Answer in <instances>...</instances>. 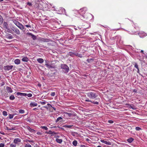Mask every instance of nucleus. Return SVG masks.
I'll return each instance as SVG.
<instances>
[{"label":"nucleus","mask_w":147,"mask_h":147,"mask_svg":"<svg viewBox=\"0 0 147 147\" xmlns=\"http://www.w3.org/2000/svg\"><path fill=\"white\" fill-rule=\"evenodd\" d=\"M88 97L92 99H94L97 96L96 93L93 92H89L86 93Z\"/></svg>","instance_id":"obj_1"},{"label":"nucleus","mask_w":147,"mask_h":147,"mask_svg":"<svg viewBox=\"0 0 147 147\" xmlns=\"http://www.w3.org/2000/svg\"><path fill=\"white\" fill-rule=\"evenodd\" d=\"M87 11V8L86 7H83L80 9L78 11L79 13H80V14L82 15H81L82 17H80L81 18V19L83 20L82 17H83L84 18H85L84 16L83 15L84 14H85L86 11Z\"/></svg>","instance_id":"obj_2"},{"label":"nucleus","mask_w":147,"mask_h":147,"mask_svg":"<svg viewBox=\"0 0 147 147\" xmlns=\"http://www.w3.org/2000/svg\"><path fill=\"white\" fill-rule=\"evenodd\" d=\"M13 22L14 24L21 30H22L24 29L23 25L18 22L15 20H14Z\"/></svg>","instance_id":"obj_3"},{"label":"nucleus","mask_w":147,"mask_h":147,"mask_svg":"<svg viewBox=\"0 0 147 147\" xmlns=\"http://www.w3.org/2000/svg\"><path fill=\"white\" fill-rule=\"evenodd\" d=\"M61 69H63L64 71L66 73L68 72L69 71V67L66 64H61Z\"/></svg>","instance_id":"obj_4"},{"label":"nucleus","mask_w":147,"mask_h":147,"mask_svg":"<svg viewBox=\"0 0 147 147\" xmlns=\"http://www.w3.org/2000/svg\"><path fill=\"white\" fill-rule=\"evenodd\" d=\"M11 30L16 34L18 35H20V32L18 30L17 28L13 27L12 28Z\"/></svg>","instance_id":"obj_5"},{"label":"nucleus","mask_w":147,"mask_h":147,"mask_svg":"<svg viewBox=\"0 0 147 147\" xmlns=\"http://www.w3.org/2000/svg\"><path fill=\"white\" fill-rule=\"evenodd\" d=\"M100 142L107 145H111L112 144L111 142L108 140L106 141L104 140H101Z\"/></svg>","instance_id":"obj_6"},{"label":"nucleus","mask_w":147,"mask_h":147,"mask_svg":"<svg viewBox=\"0 0 147 147\" xmlns=\"http://www.w3.org/2000/svg\"><path fill=\"white\" fill-rule=\"evenodd\" d=\"M13 67V65H7L4 67V69L5 71H9L12 69Z\"/></svg>","instance_id":"obj_7"},{"label":"nucleus","mask_w":147,"mask_h":147,"mask_svg":"<svg viewBox=\"0 0 147 147\" xmlns=\"http://www.w3.org/2000/svg\"><path fill=\"white\" fill-rule=\"evenodd\" d=\"M21 141V140L20 138H15L13 140V143L15 144H19V143Z\"/></svg>","instance_id":"obj_8"},{"label":"nucleus","mask_w":147,"mask_h":147,"mask_svg":"<svg viewBox=\"0 0 147 147\" xmlns=\"http://www.w3.org/2000/svg\"><path fill=\"white\" fill-rule=\"evenodd\" d=\"M45 65L46 66V67L49 69L52 68H54V67L52 65V64H49L47 62H46L45 64Z\"/></svg>","instance_id":"obj_9"},{"label":"nucleus","mask_w":147,"mask_h":147,"mask_svg":"<svg viewBox=\"0 0 147 147\" xmlns=\"http://www.w3.org/2000/svg\"><path fill=\"white\" fill-rule=\"evenodd\" d=\"M85 101L86 102H91L92 103L94 104L95 105H98L99 104V103L97 101H92L91 100H89L88 98H87V99H86L85 100Z\"/></svg>","instance_id":"obj_10"},{"label":"nucleus","mask_w":147,"mask_h":147,"mask_svg":"<svg viewBox=\"0 0 147 147\" xmlns=\"http://www.w3.org/2000/svg\"><path fill=\"white\" fill-rule=\"evenodd\" d=\"M41 42H49L50 41H52L50 39L48 38H41L40 40Z\"/></svg>","instance_id":"obj_11"},{"label":"nucleus","mask_w":147,"mask_h":147,"mask_svg":"<svg viewBox=\"0 0 147 147\" xmlns=\"http://www.w3.org/2000/svg\"><path fill=\"white\" fill-rule=\"evenodd\" d=\"M6 37L7 39H11L13 38V36L11 34H9L6 35Z\"/></svg>","instance_id":"obj_12"},{"label":"nucleus","mask_w":147,"mask_h":147,"mask_svg":"<svg viewBox=\"0 0 147 147\" xmlns=\"http://www.w3.org/2000/svg\"><path fill=\"white\" fill-rule=\"evenodd\" d=\"M6 89L9 92L12 93L13 92V90L10 87L7 86Z\"/></svg>","instance_id":"obj_13"},{"label":"nucleus","mask_w":147,"mask_h":147,"mask_svg":"<svg viewBox=\"0 0 147 147\" xmlns=\"http://www.w3.org/2000/svg\"><path fill=\"white\" fill-rule=\"evenodd\" d=\"M27 129L29 131L32 133H33L35 132V131L34 129L30 128L29 127H27Z\"/></svg>","instance_id":"obj_14"},{"label":"nucleus","mask_w":147,"mask_h":147,"mask_svg":"<svg viewBox=\"0 0 147 147\" xmlns=\"http://www.w3.org/2000/svg\"><path fill=\"white\" fill-rule=\"evenodd\" d=\"M14 63L17 65L20 64V61L18 59H16L14 61Z\"/></svg>","instance_id":"obj_15"},{"label":"nucleus","mask_w":147,"mask_h":147,"mask_svg":"<svg viewBox=\"0 0 147 147\" xmlns=\"http://www.w3.org/2000/svg\"><path fill=\"white\" fill-rule=\"evenodd\" d=\"M37 61L39 63H41L43 62L44 60L42 58H38L37 59Z\"/></svg>","instance_id":"obj_16"},{"label":"nucleus","mask_w":147,"mask_h":147,"mask_svg":"<svg viewBox=\"0 0 147 147\" xmlns=\"http://www.w3.org/2000/svg\"><path fill=\"white\" fill-rule=\"evenodd\" d=\"M28 60V59L26 57H24L22 59V61L24 62H27Z\"/></svg>","instance_id":"obj_17"},{"label":"nucleus","mask_w":147,"mask_h":147,"mask_svg":"<svg viewBox=\"0 0 147 147\" xmlns=\"http://www.w3.org/2000/svg\"><path fill=\"white\" fill-rule=\"evenodd\" d=\"M37 104L36 103H35L33 102H31L30 104V106L31 107H34L37 106Z\"/></svg>","instance_id":"obj_18"},{"label":"nucleus","mask_w":147,"mask_h":147,"mask_svg":"<svg viewBox=\"0 0 147 147\" xmlns=\"http://www.w3.org/2000/svg\"><path fill=\"white\" fill-rule=\"evenodd\" d=\"M56 141L58 143L61 144L63 142V140L62 139H56Z\"/></svg>","instance_id":"obj_19"},{"label":"nucleus","mask_w":147,"mask_h":147,"mask_svg":"<svg viewBox=\"0 0 147 147\" xmlns=\"http://www.w3.org/2000/svg\"><path fill=\"white\" fill-rule=\"evenodd\" d=\"M3 26L4 28L7 29L8 28V24L6 22H4L3 24Z\"/></svg>","instance_id":"obj_20"},{"label":"nucleus","mask_w":147,"mask_h":147,"mask_svg":"<svg viewBox=\"0 0 147 147\" xmlns=\"http://www.w3.org/2000/svg\"><path fill=\"white\" fill-rule=\"evenodd\" d=\"M134 140V139L132 138H130L127 140V141L129 143H131Z\"/></svg>","instance_id":"obj_21"},{"label":"nucleus","mask_w":147,"mask_h":147,"mask_svg":"<svg viewBox=\"0 0 147 147\" xmlns=\"http://www.w3.org/2000/svg\"><path fill=\"white\" fill-rule=\"evenodd\" d=\"M16 95L17 96H24V95H25L26 94H24V93L17 92L16 93Z\"/></svg>","instance_id":"obj_22"},{"label":"nucleus","mask_w":147,"mask_h":147,"mask_svg":"<svg viewBox=\"0 0 147 147\" xmlns=\"http://www.w3.org/2000/svg\"><path fill=\"white\" fill-rule=\"evenodd\" d=\"M33 1H32L31 2H28L27 3V5H28L29 6H31L32 5V3H33V2H34L35 1V0H32Z\"/></svg>","instance_id":"obj_23"},{"label":"nucleus","mask_w":147,"mask_h":147,"mask_svg":"<svg viewBox=\"0 0 147 147\" xmlns=\"http://www.w3.org/2000/svg\"><path fill=\"white\" fill-rule=\"evenodd\" d=\"M134 67L135 68H136V69H137V72L138 73L139 71L140 70H139V69L138 67V65L136 63H135V64L134 65Z\"/></svg>","instance_id":"obj_24"},{"label":"nucleus","mask_w":147,"mask_h":147,"mask_svg":"<svg viewBox=\"0 0 147 147\" xmlns=\"http://www.w3.org/2000/svg\"><path fill=\"white\" fill-rule=\"evenodd\" d=\"M77 144L78 142L76 140H74L72 142V144L73 145L75 146H77Z\"/></svg>","instance_id":"obj_25"},{"label":"nucleus","mask_w":147,"mask_h":147,"mask_svg":"<svg viewBox=\"0 0 147 147\" xmlns=\"http://www.w3.org/2000/svg\"><path fill=\"white\" fill-rule=\"evenodd\" d=\"M30 35L32 36V38L33 40H35L36 39V37L35 35L32 34L31 33H30Z\"/></svg>","instance_id":"obj_26"},{"label":"nucleus","mask_w":147,"mask_h":147,"mask_svg":"<svg viewBox=\"0 0 147 147\" xmlns=\"http://www.w3.org/2000/svg\"><path fill=\"white\" fill-rule=\"evenodd\" d=\"M24 94L26 95H24V96H27L29 97H30L32 96V94L31 93L27 94L24 93Z\"/></svg>","instance_id":"obj_27"},{"label":"nucleus","mask_w":147,"mask_h":147,"mask_svg":"<svg viewBox=\"0 0 147 147\" xmlns=\"http://www.w3.org/2000/svg\"><path fill=\"white\" fill-rule=\"evenodd\" d=\"M3 22V19L2 16L0 15V24H1Z\"/></svg>","instance_id":"obj_28"},{"label":"nucleus","mask_w":147,"mask_h":147,"mask_svg":"<svg viewBox=\"0 0 147 147\" xmlns=\"http://www.w3.org/2000/svg\"><path fill=\"white\" fill-rule=\"evenodd\" d=\"M74 55L76 56H78V57L82 58V54H80L78 53L74 54Z\"/></svg>","instance_id":"obj_29"},{"label":"nucleus","mask_w":147,"mask_h":147,"mask_svg":"<svg viewBox=\"0 0 147 147\" xmlns=\"http://www.w3.org/2000/svg\"><path fill=\"white\" fill-rule=\"evenodd\" d=\"M15 98L14 96L12 95H11L10 97H9V99L11 100H13L15 99Z\"/></svg>","instance_id":"obj_30"},{"label":"nucleus","mask_w":147,"mask_h":147,"mask_svg":"<svg viewBox=\"0 0 147 147\" xmlns=\"http://www.w3.org/2000/svg\"><path fill=\"white\" fill-rule=\"evenodd\" d=\"M62 118L61 117H58L56 120L55 121L56 123L58 121H60V120L62 119Z\"/></svg>","instance_id":"obj_31"},{"label":"nucleus","mask_w":147,"mask_h":147,"mask_svg":"<svg viewBox=\"0 0 147 147\" xmlns=\"http://www.w3.org/2000/svg\"><path fill=\"white\" fill-rule=\"evenodd\" d=\"M56 133L53 132L49 130V131H48V134H56Z\"/></svg>","instance_id":"obj_32"},{"label":"nucleus","mask_w":147,"mask_h":147,"mask_svg":"<svg viewBox=\"0 0 147 147\" xmlns=\"http://www.w3.org/2000/svg\"><path fill=\"white\" fill-rule=\"evenodd\" d=\"M39 103L41 104L42 105H44L46 103V101H40L39 102Z\"/></svg>","instance_id":"obj_33"},{"label":"nucleus","mask_w":147,"mask_h":147,"mask_svg":"<svg viewBox=\"0 0 147 147\" xmlns=\"http://www.w3.org/2000/svg\"><path fill=\"white\" fill-rule=\"evenodd\" d=\"M19 113H20L23 114L25 112L24 111L23 109H20L19 110Z\"/></svg>","instance_id":"obj_34"},{"label":"nucleus","mask_w":147,"mask_h":147,"mask_svg":"<svg viewBox=\"0 0 147 147\" xmlns=\"http://www.w3.org/2000/svg\"><path fill=\"white\" fill-rule=\"evenodd\" d=\"M14 114H10L9 115V118L10 119H12L13 118V116L14 115Z\"/></svg>","instance_id":"obj_35"},{"label":"nucleus","mask_w":147,"mask_h":147,"mask_svg":"<svg viewBox=\"0 0 147 147\" xmlns=\"http://www.w3.org/2000/svg\"><path fill=\"white\" fill-rule=\"evenodd\" d=\"M3 114L4 116H7V112L5 111H3Z\"/></svg>","instance_id":"obj_36"},{"label":"nucleus","mask_w":147,"mask_h":147,"mask_svg":"<svg viewBox=\"0 0 147 147\" xmlns=\"http://www.w3.org/2000/svg\"><path fill=\"white\" fill-rule=\"evenodd\" d=\"M41 128L43 129H45V130H47L48 129V128L46 126H42L41 127Z\"/></svg>","instance_id":"obj_37"},{"label":"nucleus","mask_w":147,"mask_h":147,"mask_svg":"<svg viewBox=\"0 0 147 147\" xmlns=\"http://www.w3.org/2000/svg\"><path fill=\"white\" fill-rule=\"evenodd\" d=\"M9 128H10V130H16V127L15 126Z\"/></svg>","instance_id":"obj_38"},{"label":"nucleus","mask_w":147,"mask_h":147,"mask_svg":"<svg viewBox=\"0 0 147 147\" xmlns=\"http://www.w3.org/2000/svg\"><path fill=\"white\" fill-rule=\"evenodd\" d=\"M135 129L137 131H140L141 130V128L139 127H136Z\"/></svg>","instance_id":"obj_39"},{"label":"nucleus","mask_w":147,"mask_h":147,"mask_svg":"<svg viewBox=\"0 0 147 147\" xmlns=\"http://www.w3.org/2000/svg\"><path fill=\"white\" fill-rule=\"evenodd\" d=\"M55 92H52L51 94V96H55Z\"/></svg>","instance_id":"obj_40"},{"label":"nucleus","mask_w":147,"mask_h":147,"mask_svg":"<svg viewBox=\"0 0 147 147\" xmlns=\"http://www.w3.org/2000/svg\"><path fill=\"white\" fill-rule=\"evenodd\" d=\"M66 115H68L69 117H71V116L72 115V114L71 113H66Z\"/></svg>","instance_id":"obj_41"},{"label":"nucleus","mask_w":147,"mask_h":147,"mask_svg":"<svg viewBox=\"0 0 147 147\" xmlns=\"http://www.w3.org/2000/svg\"><path fill=\"white\" fill-rule=\"evenodd\" d=\"M73 126V125H67L66 127L68 128H71Z\"/></svg>","instance_id":"obj_42"},{"label":"nucleus","mask_w":147,"mask_h":147,"mask_svg":"<svg viewBox=\"0 0 147 147\" xmlns=\"http://www.w3.org/2000/svg\"><path fill=\"white\" fill-rule=\"evenodd\" d=\"M25 147H31V146L29 144H27L25 145Z\"/></svg>","instance_id":"obj_43"},{"label":"nucleus","mask_w":147,"mask_h":147,"mask_svg":"<svg viewBox=\"0 0 147 147\" xmlns=\"http://www.w3.org/2000/svg\"><path fill=\"white\" fill-rule=\"evenodd\" d=\"M10 147H16V145L13 144H11L10 145Z\"/></svg>","instance_id":"obj_44"},{"label":"nucleus","mask_w":147,"mask_h":147,"mask_svg":"<svg viewBox=\"0 0 147 147\" xmlns=\"http://www.w3.org/2000/svg\"><path fill=\"white\" fill-rule=\"evenodd\" d=\"M5 146V144L4 143H1L0 144V147H4Z\"/></svg>","instance_id":"obj_45"},{"label":"nucleus","mask_w":147,"mask_h":147,"mask_svg":"<svg viewBox=\"0 0 147 147\" xmlns=\"http://www.w3.org/2000/svg\"><path fill=\"white\" fill-rule=\"evenodd\" d=\"M55 137L56 138V139H60V137L59 135H56L55 136Z\"/></svg>","instance_id":"obj_46"},{"label":"nucleus","mask_w":147,"mask_h":147,"mask_svg":"<svg viewBox=\"0 0 147 147\" xmlns=\"http://www.w3.org/2000/svg\"><path fill=\"white\" fill-rule=\"evenodd\" d=\"M108 123H113V121L112 120H109L108 121Z\"/></svg>","instance_id":"obj_47"},{"label":"nucleus","mask_w":147,"mask_h":147,"mask_svg":"<svg viewBox=\"0 0 147 147\" xmlns=\"http://www.w3.org/2000/svg\"><path fill=\"white\" fill-rule=\"evenodd\" d=\"M37 134L38 135H41L42 134V132H38L37 133Z\"/></svg>","instance_id":"obj_48"},{"label":"nucleus","mask_w":147,"mask_h":147,"mask_svg":"<svg viewBox=\"0 0 147 147\" xmlns=\"http://www.w3.org/2000/svg\"><path fill=\"white\" fill-rule=\"evenodd\" d=\"M48 106L49 107H52V106L50 104L48 103L47 104Z\"/></svg>","instance_id":"obj_49"},{"label":"nucleus","mask_w":147,"mask_h":147,"mask_svg":"<svg viewBox=\"0 0 147 147\" xmlns=\"http://www.w3.org/2000/svg\"><path fill=\"white\" fill-rule=\"evenodd\" d=\"M6 129L8 131H10V128L8 127H6Z\"/></svg>","instance_id":"obj_50"},{"label":"nucleus","mask_w":147,"mask_h":147,"mask_svg":"<svg viewBox=\"0 0 147 147\" xmlns=\"http://www.w3.org/2000/svg\"><path fill=\"white\" fill-rule=\"evenodd\" d=\"M86 141H87V142H89V141H90V139H89L88 138L86 139Z\"/></svg>","instance_id":"obj_51"},{"label":"nucleus","mask_w":147,"mask_h":147,"mask_svg":"<svg viewBox=\"0 0 147 147\" xmlns=\"http://www.w3.org/2000/svg\"><path fill=\"white\" fill-rule=\"evenodd\" d=\"M137 90H136V89H134L133 90V92H137Z\"/></svg>","instance_id":"obj_52"},{"label":"nucleus","mask_w":147,"mask_h":147,"mask_svg":"<svg viewBox=\"0 0 147 147\" xmlns=\"http://www.w3.org/2000/svg\"><path fill=\"white\" fill-rule=\"evenodd\" d=\"M26 26L27 28H29L30 27V25H26Z\"/></svg>","instance_id":"obj_53"},{"label":"nucleus","mask_w":147,"mask_h":147,"mask_svg":"<svg viewBox=\"0 0 147 147\" xmlns=\"http://www.w3.org/2000/svg\"><path fill=\"white\" fill-rule=\"evenodd\" d=\"M28 141L29 142H33V141L32 140H28Z\"/></svg>","instance_id":"obj_54"},{"label":"nucleus","mask_w":147,"mask_h":147,"mask_svg":"<svg viewBox=\"0 0 147 147\" xmlns=\"http://www.w3.org/2000/svg\"><path fill=\"white\" fill-rule=\"evenodd\" d=\"M43 107L44 108H45L47 109H48V107L47 106H44Z\"/></svg>","instance_id":"obj_55"},{"label":"nucleus","mask_w":147,"mask_h":147,"mask_svg":"<svg viewBox=\"0 0 147 147\" xmlns=\"http://www.w3.org/2000/svg\"><path fill=\"white\" fill-rule=\"evenodd\" d=\"M37 109H38L37 108H34L33 109V110H34V111H36Z\"/></svg>","instance_id":"obj_56"},{"label":"nucleus","mask_w":147,"mask_h":147,"mask_svg":"<svg viewBox=\"0 0 147 147\" xmlns=\"http://www.w3.org/2000/svg\"><path fill=\"white\" fill-rule=\"evenodd\" d=\"M140 52L142 53H144V51L143 50H141L140 51Z\"/></svg>","instance_id":"obj_57"},{"label":"nucleus","mask_w":147,"mask_h":147,"mask_svg":"<svg viewBox=\"0 0 147 147\" xmlns=\"http://www.w3.org/2000/svg\"><path fill=\"white\" fill-rule=\"evenodd\" d=\"M5 84V83L4 82H3L1 85L2 86H3V85H4Z\"/></svg>","instance_id":"obj_58"},{"label":"nucleus","mask_w":147,"mask_h":147,"mask_svg":"<svg viewBox=\"0 0 147 147\" xmlns=\"http://www.w3.org/2000/svg\"><path fill=\"white\" fill-rule=\"evenodd\" d=\"M38 86H41V84H38Z\"/></svg>","instance_id":"obj_59"},{"label":"nucleus","mask_w":147,"mask_h":147,"mask_svg":"<svg viewBox=\"0 0 147 147\" xmlns=\"http://www.w3.org/2000/svg\"><path fill=\"white\" fill-rule=\"evenodd\" d=\"M52 107L53 108V109L54 110H56V109L55 108L53 107Z\"/></svg>","instance_id":"obj_60"},{"label":"nucleus","mask_w":147,"mask_h":147,"mask_svg":"<svg viewBox=\"0 0 147 147\" xmlns=\"http://www.w3.org/2000/svg\"><path fill=\"white\" fill-rule=\"evenodd\" d=\"M45 133L48 134V131H46Z\"/></svg>","instance_id":"obj_61"},{"label":"nucleus","mask_w":147,"mask_h":147,"mask_svg":"<svg viewBox=\"0 0 147 147\" xmlns=\"http://www.w3.org/2000/svg\"><path fill=\"white\" fill-rule=\"evenodd\" d=\"M63 9L64 10V12L65 13V9H64V8H63Z\"/></svg>","instance_id":"obj_62"},{"label":"nucleus","mask_w":147,"mask_h":147,"mask_svg":"<svg viewBox=\"0 0 147 147\" xmlns=\"http://www.w3.org/2000/svg\"><path fill=\"white\" fill-rule=\"evenodd\" d=\"M3 0H0V2L3 1Z\"/></svg>","instance_id":"obj_63"},{"label":"nucleus","mask_w":147,"mask_h":147,"mask_svg":"<svg viewBox=\"0 0 147 147\" xmlns=\"http://www.w3.org/2000/svg\"><path fill=\"white\" fill-rule=\"evenodd\" d=\"M97 147H102L100 146H97Z\"/></svg>","instance_id":"obj_64"}]
</instances>
